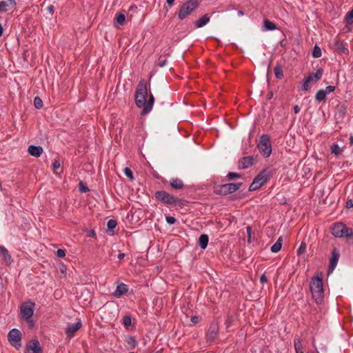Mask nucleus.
<instances>
[{
  "label": "nucleus",
  "mask_w": 353,
  "mask_h": 353,
  "mask_svg": "<svg viewBox=\"0 0 353 353\" xmlns=\"http://www.w3.org/2000/svg\"><path fill=\"white\" fill-rule=\"evenodd\" d=\"M335 90V86H333V85H329V86H327L325 88V89L324 90V92L326 93V94L327 95L328 94L334 92Z\"/></svg>",
  "instance_id": "nucleus-42"
},
{
  "label": "nucleus",
  "mask_w": 353,
  "mask_h": 353,
  "mask_svg": "<svg viewBox=\"0 0 353 353\" xmlns=\"http://www.w3.org/2000/svg\"><path fill=\"white\" fill-rule=\"evenodd\" d=\"M350 145H353V136L352 135L350 137Z\"/></svg>",
  "instance_id": "nucleus-55"
},
{
  "label": "nucleus",
  "mask_w": 353,
  "mask_h": 353,
  "mask_svg": "<svg viewBox=\"0 0 353 353\" xmlns=\"http://www.w3.org/2000/svg\"><path fill=\"white\" fill-rule=\"evenodd\" d=\"M330 150L331 153L335 155L340 154L343 151L342 148L337 143H333L330 147Z\"/></svg>",
  "instance_id": "nucleus-29"
},
{
  "label": "nucleus",
  "mask_w": 353,
  "mask_h": 353,
  "mask_svg": "<svg viewBox=\"0 0 353 353\" xmlns=\"http://www.w3.org/2000/svg\"><path fill=\"white\" fill-rule=\"evenodd\" d=\"M42 348L38 340H32L26 345L24 353H41Z\"/></svg>",
  "instance_id": "nucleus-11"
},
{
  "label": "nucleus",
  "mask_w": 353,
  "mask_h": 353,
  "mask_svg": "<svg viewBox=\"0 0 353 353\" xmlns=\"http://www.w3.org/2000/svg\"><path fill=\"white\" fill-rule=\"evenodd\" d=\"M208 241H209L208 236L205 234H201L199 239V245L200 248L203 250L205 249L206 247L208 246Z\"/></svg>",
  "instance_id": "nucleus-22"
},
{
  "label": "nucleus",
  "mask_w": 353,
  "mask_h": 353,
  "mask_svg": "<svg viewBox=\"0 0 353 353\" xmlns=\"http://www.w3.org/2000/svg\"><path fill=\"white\" fill-rule=\"evenodd\" d=\"M241 175L236 172H229L227 175L228 180L231 181L236 178H239Z\"/></svg>",
  "instance_id": "nucleus-38"
},
{
  "label": "nucleus",
  "mask_w": 353,
  "mask_h": 353,
  "mask_svg": "<svg viewBox=\"0 0 353 353\" xmlns=\"http://www.w3.org/2000/svg\"><path fill=\"white\" fill-rule=\"evenodd\" d=\"M148 95L147 84L144 81H141L135 92V103L137 106L142 109V114L149 113L153 108L154 97L150 94L148 100L146 99Z\"/></svg>",
  "instance_id": "nucleus-1"
},
{
  "label": "nucleus",
  "mask_w": 353,
  "mask_h": 353,
  "mask_svg": "<svg viewBox=\"0 0 353 353\" xmlns=\"http://www.w3.org/2000/svg\"><path fill=\"white\" fill-rule=\"evenodd\" d=\"M260 281L262 283H265V282H267L268 279L265 274H262L260 277Z\"/></svg>",
  "instance_id": "nucleus-47"
},
{
  "label": "nucleus",
  "mask_w": 353,
  "mask_h": 353,
  "mask_svg": "<svg viewBox=\"0 0 353 353\" xmlns=\"http://www.w3.org/2000/svg\"><path fill=\"white\" fill-rule=\"evenodd\" d=\"M0 256L7 265H10L11 263V256L8 253L7 249L2 245H0Z\"/></svg>",
  "instance_id": "nucleus-18"
},
{
  "label": "nucleus",
  "mask_w": 353,
  "mask_h": 353,
  "mask_svg": "<svg viewBox=\"0 0 353 353\" xmlns=\"http://www.w3.org/2000/svg\"><path fill=\"white\" fill-rule=\"evenodd\" d=\"M238 14L239 16H243V12L240 10V11L238 12Z\"/></svg>",
  "instance_id": "nucleus-59"
},
{
  "label": "nucleus",
  "mask_w": 353,
  "mask_h": 353,
  "mask_svg": "<svg viewBox=\"0 0 353 353\" xmlns=\"http://www.w3.org/2000/svg\"><path fill=\"white\" fill-rule=\"evenodd\" d=\"M247 233L248 234V241L250 242L252 228L250 226L246 228Z\"/></svg>",
  "instance_id": "nucleus-46"
},
{
  "label": "nucleus",
  "mask_w": 353,
  "mask_h": 353,
  "mask_svg": "<svg viewBox=\"0 0 353 353\" xmlns=\"http://www.w3.org/2000/svg\"><path fill=\"white\" fill-rule=\"evenodd\" d=\"M54 10V6L50 5L49 6L47 7V10L49 12H52Z\"/></svg>",
  "instance_id": "nucleus-51"
},
{
  "label": "nucleus",
  "mask_w": 353,
  "mask_h": 353,
  "mask_svg": "<svg viewBox=\"0 0 353 353\" xmlns=\"http://www.w3.org/2000/svg\"><path fill=\"white\" fill-rule=\"evenodd\" d=\"M82 326L81 320H79L75 323L70 324L65 328V334L68 338H72L74 334L79 330Z\"/></svg>",
  "instance_id": "nucleus-12"
},
{
  "label": "nucleus",
  "mask_w": 353,
  "mask_h": 353,
  "mask_svg": "<svg viewBox=\"0 0 353 353\" xmlns=\"http://www.w3.org/2000/svg\"><path fill=\"white\" fill-rule=\"evenodd\" d=\"M332 234L337 238L353 237V230L343 223H336L331 228Z\"/></svg>",
  "instance_id": "nucleus-5"
},
{
  "label": "nucleus",
  "mask_w": 353,
  "mask_h": 353,
  "mask_svg": "<svg viewBox=\"0 0 353 353\" xmlns=\"http://www.w3.org/2000/svg\"><path fill=\"white\" fill-rule=\"evenodd\" d=\"M242 185V183H230L223 184L221 186V193L228 194L233 193L238 190Z\"/></svg>",
  "instance_id": "nucleus-10"
},
{
  "label": "nucleus",
  "mask_w": 353,
  "mask_h": 353,
  "mask_svg": "<svg viewBox=\"0 0 353 353\" xmlns=\"http://www.w3.org/2000/svg\"><path fill=\"white\" fill-rule=\"evenodd\" d=\"M321 56V50L318 45H315L312 50V57L319 58Z\"/></svg>",
  "instance_id": "nucleus-32"
},
{
  "label": "nucleus",
  "mask_w": 353,
  "mask_h": 353,
  "mask_svg": "<svg viewBox=\"0 0 353 353\" xmlns=\"http://www.w3.org/2000/svg\"><path fill=\"white\" fill-rule=\"evenodd\" d=\"M175 0H166V3L170 5V6H172Z\"/></svg>",
  "instance_id": "nucleus-53"
},
{
  "label": "nucleus",
  "mask_w": 353,
  "mask_h": 353,
  "mask_svg": "<svg viewBox=\"0 0 353 353\" xmlns=\"http://www.w3.org/2000/svg\"><path fill=\"white\" fill-rule=\"evenodd\" d=\"M276 29V26L274 23L269 21L265 20L263 26V31H273Z\"/></svg>",
  "instance_id": "nucleus-23"
},
{
  "label": "nucleus",
  "mask_w": 353,
  "mask_h": 353,
  "mask_svg": "<svg viewBox=\"0 0 353 353\" xmlns=\"http://www.w3.org/2000/svg\"><path fill=\"white\" fill-rule=\"evenodd\" d=\"M128 288L127 285L124 283H121L117 286L116 290L113 293V295L115 297L119 298L121 296L125 294L128 292Z\"/></svg>",
  "instance_id": "nucleus-19"
},
{
  "label": "nucleus",
  "mask_w": 353,
  "mask_h": 353,
  "mask_svg": "<svg viewBox=\"0 0 353 353\" xmlns=\"http://www.w3.org/2000/svg\"><path fill=\"white\" fill-rule=\"evenodd\" d=\"M165 221H166L167 223L169 225H173L176 222L175 218L174 216H167L165 217Z\"/></svg>",
  "instance_id": "nucleus-40"
},
{
  "label": "nucleus",
  "mask_w": 353,
  "mask_h": 353,
  "mask_svg": "<svg viewBox=\"0 0 353 353\" xmlns=\"http://www.w3.org/2000/svg\"><path fill=\"white\" fill-rule=\"evenodd\" d=\"M124 257H125V254H124V253H123V252H120V253L118 254V259H123Z\"/></svg>",
  "instance_id": "nucleus-52"
},
{
  "label": "nucleus",
  "mask_w": 353,
  "mask_h": 353,
  "mask_svg": "<svg viewBox=\"0 0 353 353\" xmlns=\"http://www.w3.org/2000/svg\"><path fill=\"white\" fill-rule=\"evenodd\" d=\"M306 244L304 242H302L299 246V248H298L297 250V254L298 255H301L302 254L303 252H305V250H306Z\"/></svg>",
  "instance_id": "nucleus-37"
},
{
  "label": "nucleus",
  "mask_w": 353,
  "mask_h": 353,
  "mask_svg": "<svg viewBox=\"0 0 353 353\" xmlns=\"http://www.w3.org/2000/svg\"><path fill=\"white\" fill-rule=\"evenodd\" d=\"M345 21L347 26H350L353 23V8L345 14Z\"/></svg>",
  "instance_id": "nucleus-28"
},
{
  "label": "nucleus",
  "mask_w": 353,
  "mask_h": 353,
  "mask_svg": "<svg viewBox=\"0 0 353 353\" xmlns=\"http://www.w3.org/2000/svg\"><path fill=\"white\" fill-rule=\"evenodd\" d=\"M225 323L227 324V327H229V325H230V323H231V319H230V318H228V319H227Z\"/></svg>",
  "instance_id": "nucleus-54"
},
{
  "label": "nucleus",
  "mask_w": 353,
  "mask_h": 353,
  "mask_svg": "<svg viewBox=\"0 0 353 353\" xmlns=\"http://www.w3.org/2000/svg\"><path fill=\"white\" fill-rule=\"evenodd\" d=\"M170 185L173 188L176 190L181 189L183 187V183L179 179H172L170 181Z\"/></svg>",
  "instance_id": "nucleus-26"
},
{
  "label": "nucleus",
  "mask_w": 353,
  "mask_h": 353,
  "mask_svg": "<svg viewBox=\"0 0 353 353\" xmlns=\"http://www.w3.org/2000/svg\"><path fill=\"white\" fill-rule=\"evenodd\" d=\"M309 353H313V352H309Z\"/></svg>",
  "instance_id": "nucleus-60"
},
{
  "label": "nucleus",
  "mask_w": 353,
  "mask_h": 353,
  "mask_svg": "<svg viewBox=\"0 0 353 353\" xmlns=\"http://www.w3.org/2000/svg\"><path fill=\"white\" fill-rule=\"evenodd\" d=\"M115 19L118 24L123 25L125 21V16L123 13H119Z\"/></svg>",
  "instance_id": "nucleus-33"
},
{
  "label": "nucleus",
  "mask_w": 353,
  "mask_h": 353,
  "mask_svg": "<svg viewBox=\"0 0 353 353\" xmlns=\"http://www.w3.org/2000/svg\"><path fill=\"white\" fill-rule=\"evenodd\" d=\"M117 225V223L114 219H110L107 223V228L108 230H113Z\"/></svg>",
  "instance_id": "nucleus-34"
},
{
  "label": "nucleus",
  "mask_w": 353,
  "mask_h": 353,
  "mask_svg": "<svg viewBox=\"0 0 353 353\" xmlns=\"http://www.w3.org/2000/svg\"><path fill=\"white\" fill-rule=\"evenodd\" d=\"M60 167V163L58 161H54L53 163V168L54 170L58 169Z\"/></svg>",
  "instance_id": "nucleus-49"
},
{
  "label": "nucleus",
  "mask_w": 353,
  "mask_h": 353,
  "mask_svg": "<svg viewBox=\"0 0 353 353\" xmlns=\"http://www.w3.org/2000/svg\"><path fill=\"white\" fill-rule=\"evenodd\" d=\"M326 97H327V94L324 92L323 89H321V90H318L315 95L316 100L319 102L325 101Z\"/></svg>",
  "instance_id": "nucleus-27"
},
{
  "label": "nucleus",
  "mask_w": 353,
  "mask_h": 353,
  "mask_svg": "<svg viewBox=\"0 0 353 353\" xmlns=\"http://www.w3.org/2000/svg\"><path fill=\"white\" fill-rule=\"evenodd\" d=\"M210 21V17L207 14H204L195 21L196 28H200L205 26Z\"/></svg>",
  "instance_id": "nucleus-21"
},
{
  "label": "nucleus",
  "mask_w": 353,
  "mask_h": 353,
  "mask_svg": "<svg viewBox=\"0 0 353 353\" xmlns=\"http://www.w3.org/2000/svg\"><path fill=\"white\" fill-rule=\"evenodd\" d=\"M89 235H90V236H94L95 235L94 231V230H91L90 232V234Z\"/></svg>",
  "instance_id": "nucleus-56"
},
{
  "label": "nucleus",
  "mask_w": 353,
  "mask_h": 353,
  "mask_svg": "<svg viewBox=\"0 0 353 353\" xmlns=\"http://www.w3.org/2000/svg\"><path fill=\"white\" fill-rule=\"evenodd\" d=\"M65 255V252L63 249H58L57 250V256L59 257H63Z\"/></svg>",
  "instance_id": "nucleus-44"
},
{
  "label": "nucleus",
  "mask_w": 353,
  "mask_h": 353,
  "mask_svg": "<svg viewBox=\"0 0 353 353\" xmlns=\"http://www.w3.org/2000/svg\"><path fill=\"white\" fill-rule=\"evenodd\" d=\"M79 190L81 192H87L89 190V189L86 186H85L81 181L79 183Z\"/></svg>",
  "instance_id": "nucleus-43"
},
{
  "label": "nucleus",
  "mask_w": 353,
  "mask_h": 353,
  "mask_svg": "<svg viewBox=\"0 0 353 353\" xmlns=\"http://www.w3.org/2000/svg\"><path fill=\"white\" fill-rule=\"evenodd\" d=\"M190 321L193 324H196L199 321V318L197 316H193L191 317Z\"/></svg>",
  "instance_id": "nucleus-45"
},
{
  "label": "nucleus",
  "mask_w": 353,
  "mask_h": 353,
  "mask_svg": "<svg viewBox=\"0 0 353 353\" xmlns=\"http://www.w3.org/2000/svg\"><path fill=\"white\" fill-rule=\"evenodd\" d=\"M274 74L277 79H281L283 77V72L282 68L277 65L274 69Z\"/></svg>",
  "instance_id": "nucleus-30"
},
{
  "label": "nucleus",
  "mask_w": 353,
  "mask_h": 353,
  "mask_svg": "<svg viewBox=\"0 0 353 353\" xmlns=\"http://www.w3.org/2000/svg\"><path fill=\"white\" fill-rule=\"evenodd\" d=\"M269 178L270 172L266 170H263L254 179L249 187V190L250 191H254L259 189L268 181Z\"/></svg>",
  "instance_id": "nucleus-7"
},
{
  "label": "nucleus",
  "mask_w": 353,
  "mask_h": 353,
  "mask_svg": "<svg viewBox=\"0 0 353 353\" xmlns=\"http://www.w3.org/2000/svg\"><path fill=\"white\" fill-rule=\"evenodd\" d=\"M323 76V70L321 68L318 69L315 73H310L307 79H310L311 82H317L319 81Z\"/></svg>",
  "instance_id": "nucleus-20"
},
{
  "label": "nucleus",
  "mask_w": 353,
  "mask_h": 353,
  "mask_svg": "<svg viewBox=\"0 0 353 353\" xmlns=\"http://www.w3.org/2000/svg\"><path fill=\"white\" fill-rule=\"evenodd\" d=\"M28 151L30 155L39 157L43 153V148L39 145H30L28 146Z\"/></svg>",
  "instance_id": "nucleus-17"
},
{
  "label": "nucleus",
  "mask_w": 353,
  "mask_h": 353,
  "mask_svg": "<svg viewBox=\"0 0 353 353\" xmlns=\"http://www.w3.org/2000/svg\"><path fill=\"white\" fill-rule=\"evenodd\" d=\"M310 83V79H305L302 85V90H307L309 88V83Z\"/></svg>",
  "instance_id": "nucleus-39"
},
{
  "label": "nucleus",
  "mask_w": 353,
  "mask_h": 353,
  "mask_svg": "<svg viewBox=\"0 0 353 353\" xmlns=\"http://www.w3.org/2000/svg\"><path fill=\"white\" fill-rule=\"evenodd\" d=\"M346 207L347 208L353 207V201L352 200H348L346 203Z\"/></svg>",
  "instance_id": "nucleus-48"
},
{
  "label": "nucleus",
  "mask_w": 353,
  "mask_h": 353,
  "mask_svg": "<svg viewBox=\"0 0 353 353\" xmlns=\"http://www.w3.org/2000/svg\"><path fill=\"white\" fill-rule=\"evenodd\" d=\"M282 241H283L282 236L279 237L277 241L271 247V249H270L271 251L274 253H276L279 251H280L281 249V247H282Z\"/></svg>",
  "instance_id": "nucleus-25"
},
{
  "label": "nucleus",
  "mask_w": 353,
  "mask_h": 353,
  "mask_svg": "<svg viewBox=\"0 0 353 353\" xmlns=\"http://www.w3.org/2000/svg\"><path fill=\"white\" fill-rule=\"evenodd\" d=\"M123 321V325L125 326L128 327V326L130 325H131L130 316H124Z\"/></svg>",
  "instance_id": "nucleus-41"
},
{
  "label": "nucleus",
  "mask_w": 353,
  "mask_h": 353,
  "mask_svg": "<svg viewBox=\"0 0 353 353\" xmlns=\"http://www.w3.org/2000/svg\"><path fill=\"white\" fill-rule=\"evenodd\" d=\"M218 330L219 327L217 323L216 322L212 323L208 332V340L213 341L217 336Z\"/></svg>",
  "instance_id": "nucleus-16"
},
{
  "label": "nucleus",
  "mask_w": 353,
  "mask_h": 353,
  "mask_svg": "<svg viewBox=\"0 0 353 353\" xmlns=\"http://www.w3.org/2000/svg\"><path fill=\"white\" fill-rule=\"evenodd\" d=\"M125 175L131 181L134 179V176L132 170L129 168H125L124 170Z\"/></svg>",
  "instance_id": "nucleus-36"
},
{
  "label": "nucleus",
  "mask_w": 353,
  "mask_h": 353,
  "mask_svg": "<svg viewBox=\"0 0 353 353\" xmlns=\"http://www.w3.org/2000/svg\"><path fill=\"white\" fill-rule=\"evenodd\" d=\"M294 112L295 114H297L300 112V108L298 105L294 106Z\"/></svg>",
  "instance_id": "nucleus-50"
},
{
  "label": "nucleus",
  "mask_w": 353,
  "mask_h": 353,
  "mask_svg": "<svg viewBox=\"0 0 353 353\" xmlns=\"http://www.w3.org/2000/svg\"><path fill=\"white\" fill-rule=\"evenodd\" d=\"M257 148L261 154L264 157L267 158L271 155L272 150L270 137L268 134H264L261 136Z\"/></svg>",
  "instance_id": "nucleus-4"
},
{
  "label": "nucleus",
  "mask_w": 353,
  "mask_h": 353,
  "mask_svg": "<svg viewBox=\"0 0 353 353\" xmlns=\"http://www.w3.org/2000/svg\"><path fill=\"white\" fill-rule=\"evenodd\" d=\"M126 343L130 348H134L137 344L136 339L134 336H128Z\"/></svg>",
  "instance_id": "nucleus-31"
},
{
  "label": "nucleus",
  "mask_w": 353,
  "mask_h": 353,
  "mask_svg": "<svg viewBox=\"0 0 353 353\" xmlns=\"http://www.w3.org/2000/svg\"><path fill=\"white\" fill-rule=\"evenodd\" d=\"M254 163V158L252 156L245 157L241 158L238 163V167L240 169H247L251 167Z\"/></svg>",
  "instance_id": "nucleus-15"
},
{
  "label": "nucleus",
  "mask_w": 353,
  "mask_h": 353,
  "mask_svg": "<svg viewBox=\"0 0 353 353\" xmlns=\"http://www.w3.org/2000/svg\"><path fill=\"white\" fill-rule=\"evenodd\" d=\"M199 7L197 0H188L184 3L179 11V19L183 20L190 15Z\"/></svg>",
  "instance_id": "nucleus-6"
},
{
  "label": "nucleus",
  "mask_w": 353,
  "mask_h": 353,
  "mask_svg": "<svg viewBox=\"0 0 353 353\" xmlns=\"http://www.w3.org/2000/svg\"><path fill=\"white\" fill-rule=\"evenodd\" d=\"M35 303L31 301L24 302L20 307L21 318L28 324V327L32 329L34 326V322L32 319Z\"/></svg>",
  "instance_id": "nucleus-3"
},
{
  "label": "nucleus",
  "mask_w": 353,
  "mask_h": 353,
  "mask_svg": "<svg viewBox=\"0 0 353 353\" xmlns=\"http://www.w3.org/2000/svg\"><path fill=\"white\" fill-rule=\"evenodd\" d=\"M16 6V1L14 0H6L0 1V13L9 11Z\"/></svg>",
  "instance_id": "nucleus-14"
},
{
  "label": "nucleus",
  "mask_w": 353,
  "mask_h": 353,
  "mask_svg": "<svg viewBox=\"0 0 353 353\" xmlns=\"http://www.w3.org/2000/svg\"><path fill=\"white\" fill-rule=\"evenodd\" d=\"M339 259V254L337 250L335 248L332 252V256L330 258V266L328 269V274H331L335 269Z\"/></svg>",
  "instance_id": "nucleus-13"
},
{
  "label": "nucleus",
  "mask_w": 353,
  "mask_h": 353,
  "mask_svg": "<svg viewBox=\"0 0 353 353\" xmlns=\"http://www.w3.org/2000/svg\"><path fill=\"white\" fill-rule=\"evenodd\" d=\"M294 346L296 353H304L301 339L296 337L294 340Z\"/></svg>",
  "instance_id": "nucleus-24"
},
{
  "label": "nucleus",
  "mask_w": 353,
  "mask_h": 353,
  "mask_svg": "<svg viewBox=\"0 0 353 353\" xmlns=\"http://www.w3.org/2000/svg\"><path fill=\"white\" fill-rule=\"evenodd\" d=\"M22 334L21 331L17 328L10 330L8 334V341L10 344L19 350L21 347Z\"/></svg>",
  "instance_id": "nucleus-8"
},
{
  "label": "nucleus",
  "mask_w": 353,
  "mask_h": 353,
  "mask_svg": "<svg viewBox=\"0 0 353 353\" xmlns=\"http://www.w3.org/2000/svg\"><path fill=\"white\" fill-rule=\"evenodd\" d=\"M34 105L37 109H40L43 106L42 100L39 97L34 99Z\"/></svg>",
  "instance_id": "nucleus-35"
},
{
  "label": "nucleus",
  "mask_w": 353,
  "mask_h": 353,
  "mask_svg": "<svg viewBox=\"0 0 353 353\" xmlns=\"http://www.w3.org/2000/svg\"><path fill=\"white\" fill-rule=\"evenodd\" d=\"M3 34V27L1 26V24L0 23V37Z\"/></svg>",
  "instance_id": "nucleus-58"
},
{
  "label": "nucleus",
  "mask_w": 353,
  "mask_h": 353,
  "mask_svg": "<svg viewBox=\"0 0 353 353\" xmlns=\"http://www.w3.org/2000/svg\"><path fill=\"white\" fill-rule=\"evenodd\" d=\"M165 62H166V61H165V60H164L163 61L161 62V63H159L160 67H163V66H164V65H165Z\"/></svg>",
  "instance_id": "nucleus-57"
},
{
  "label": "nucleus",
  "mask_w": 353,
  "mask_h": 353,
  "mask_svg": "<svg viewBox=\"0 0 353 353\" xmlns=\"http://www.w3.org/2000/svg\"><path fill=\"white\" fill-rule=\"evenodd\" d=\"M310 290L313 299L319 304L323 299V287L322 276L321 274L314 276L310 282Z\"/></svg>",
  "instance_id": "nucleus-2"
},
{
  "label": "nucleus",
  "mask_w": 353,
  "mask_h": 353,
  "mask_svg": "<svg viewBox=\"0 0 353 353\" xmlns=\"http://www.w3.org/2000/svg\"><path fill=\"white\" fill-rule=\"evenodd\" d=\"M155 197L159 201L166 204H174L176 203L175 197L165 191L157 192L155 194Z\"/></svg>",
  "instance_id": "nucleus-9"
}]
</instances>
